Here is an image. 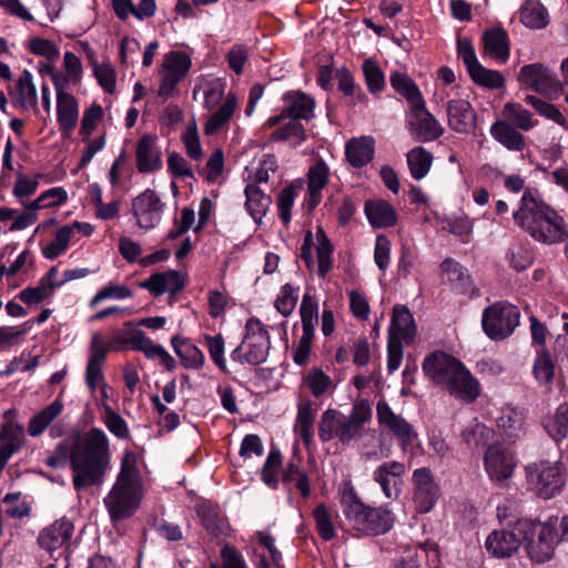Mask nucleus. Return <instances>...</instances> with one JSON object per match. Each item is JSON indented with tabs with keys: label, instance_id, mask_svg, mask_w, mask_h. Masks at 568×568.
<instances>
[{
	"label": "nucleus",
	"instance_id": "nucleus-62",
	"mask_svg": "<svg viewBox=\"0 0 568 568\" xmlns=\"http://www.w3.org/2000/svg\"><path fill=\"white\" fill-rule=\"evenodd\" d=\"M362 69L369 92H381L385 88V75L378 64L367 59L363 62Z\"/></svg>",
	"mask_w": 568,
	"mask_h": 568
},
{
	"label": "nucleus",
	"instance_id": "nucleus-38",
	"mask_svg": "<svg viewBox=\"0 0 568 568\" xmlns=\"http://www.w3.org/2000/svg\"><path fill=\"white\" fill-rule=\"evenodd\" d=\"M58 270L52 267L45 277H43L38 286L24 288L19 293V298L27 304H37L51 296L62 282H55Z\"/></svg>",
	"mask_w": 568,
	"mask_h": 568
},
{
	"label": "nucleus",
	"instance_id": "nucleus-49",
	"mask_svg": "<svg viewBox=\"0 0 568 568\" xmlns=\"http://www.w3.org/2000/svg\"><path fill=\"white\" fill-rule=\"evenodd\" d=\"M546 432L556 440L561 442L568 437V405H559L554 415L544 420Z\"/></svg>",
	"mask_w": 568,
	"mask_h": 568
},
{
	"label": "nucleus",
	"instance_id": "nucleus-5",
	"mask_svg": "<svg viewBox=\"0 0 568 568\" xmlns=\"http://www.w3.org/2000/svg\"><path fill=\"white\" fill-rule=\"evenodd\" d=\"M270 347L268 331L260 320L252 317L245 324L243 342L231 353V358L242 364L260 365L266 361Z\"/></svg>",
	"mask_w": 568,
	"mask_h": 568
},
{
	"label": "nucleus",
	"instance_id": "nucleus-11",
	"mask_svg": "<svg viewBox=\"0 0 568 568\" xmlns=\"http://www.w3.org/2000/svg\"><path fill=\"white\" fill-rule=\"evenodd\" d=\"M318 437L323 443L338 439L343 446H348L362 436L346 415L337 409L325 410L318 424Z\"/></svg>",
	"mask_w": 568,
	"mask_h": 568
},
{
	"label": "nucleus",
	"instance_id": "nucleus-61",
	"mask_svg": "<svg viewBox=\"0 0 568 568\" xmlns=\"http://www.w3.org/2000/svg\"><path fill=\"white\" fill-rule=\"evenodd\" d=\"M525 101L535 108V110L542 116L556 122L557 124L566 128L567 126V120L564 116V114L560 112V110L551 104L548 103L537 97L534 95H527L525 98Z\"/></svg>",
	"mask_w": 568,
	"mask_h": 568
},
{
	"label": "nucleus",
	"instance_id": "nucleus-4",
	"mask_svg": "<svg viewBox=\"0 0 568 568\" xmlns=\"http://www.w3.org/2000/svg\"><path fill=\"white\" fill-rule=\"evenodd\" d=\"M341 506L348 525L358 534L384 535L394 526L392 510L386 506L371 507L364 504L351 484H345L341 489Z\"/></svg>",
	"mask_w": 568,
	"mask_h": 568
},
{
	"label": "nucleus",
	"instance_id": "nucleus-47",
	"mask_svg": "<svg viewBox=\"0 0 568 568\" xmlns=\"http://www.w3.org/2000/svg\"><path fill=\"white\" fill-rule=\"evenodd\" d=\"M303 190V182L297 180L285 186L278 194L277 210L281 221L288 224L292 220V209L296 197Z\"/></svg>",
	"mask_w": 568,
	"mask_h": 568
},
{
	"label": "nucleus",
	"instance_id": "nucleus-6",
	"mask_svg": "<svg viewBox=\"0 0 568 568\" xmlns=\"http://www.w3.org/2000/svg\"><path fill=\"white\" fill-rule=\"evenodd\" d=\"M528 489L542 499H550L565 486V476L559 463L539 460L525 467Z\"/></svg>",
	"mask_w": 568,
	"mask_h": 568
},
{
	"label": "nucleus",
	"instance_id": "nucleus-58",
	"mask_svg": "<svg viewBox=\"0 0 568 568\" xmlns=\"http://www.w3.org/2000/svg\"><path fill=\"white\" fill-rule=\"evenodd\" d=\"M103 116L104 110L98 103L91 104L83 111L79 130V134L81 135L82 140H88L92 135L93 131L102 121Z\"/></svg>",
	"mask_w": 568,
	"mask_h": 568
},
{
	"label": "nucleus",
	"instance_id": "nucleus-33",
	"mask_svg": "<svg viewBox=\"0 0 568 568\" xmlns=\"http://www.w3.org/2000/svg\"><path fill=\"white\" fill-rule=\"evenodd\" d=\"M141 286L159 296L164 293L179 292L184 286V280L178 271L169 270L150 276Z\"/></svg>",
	"mask_w": 568,
	"mask_h": 568
},
{
	"label": "nucleus",
	"instance_id": "nucleus-26",
	"mask_svg": "<svg viewBox=\"0 0 568 568\" xmlns=\"http://www.w3.org/2000/svg\"><path fill=\"white\" fill-rule=\"evenodd\" d=\"M520 535L515 529H496L493 530L485 541L487 551L496 558H509L517 552L521 542Z\"/></svg>",
	"mask_w": 568,
	"mask_h": 568
},
{
	"label": "nucleus",
	"instance_id": "nucleus-59",
	"mask_svg": "<svg viewBox=\"0 0 568 568\" xmlns=\"http://www.w3.org/2000/svg\"><path fill=\"white\" fill-rule=\"evenodd\" d=\"M273 141H292L294 144H300L305 140L304 126L298 120L290 119L288 122L276 129L271 134Z\"/></svg>",
	"mask_w": 568,
	"mask_h": 568
},
{
	"label": "nucleus",
	"instance_id": "nucleus-53",
	"mask_svg": "<svg viewBox=\"0 0 568 568\" xmlns=\"http://www.w3.org/2000/svg\"><path fill=\"white\" fill-rule=\"evenodd\" d=\"M300 297V286L290 283L283 285L274 301V307L283 316L288 317L296 307Z\"/></svg>",
	"mask_w": 568,
	"mask_h": 568
},
{
	"label": "nucleus",
	"instance_id": "nucleus-16",
	"mask_svg": "<svg viewBox=\"0 0 568 568\" xmlns=\"http://www.w3.org/2000/svg\"><path fill=\"white\" fill-rule=\"evenodd\" d=\"M164 203L153 190H145L138 195L132 203V212L136 220V225L149 231L155 227L161 219Z\"/></svg>",
	"mask_w": 568,
	"mask_h": 568
},
{
	"label": "nucleus",
	"instance_id": "nucleus-17",
	"mask_svg": "<svg viewBox=\"0 0 568 568\" xmlns=\"http://www.w3.org/2000/svg\"><path fill=\"white\" fill-rule=\"evenodd\" d=\"M518 81L540 94L550 95L561 91V83L542 63L524 65L518 73Z\"/></svg>",
	"mask_w": 568,
	"mask_h": 568
},
{
	"label": "nucleus",
	"instance_id": "nucleus-21",
	"mask_svg": "<svg viewBox=\"0 0 568 568\" xmlns=\"http://www.w3.org/2000/svg\"><path fill=\"white\" fill-rule=\"evenodd\" d=\"M406 466L402 462L390 460L381 464L373 471V479L377 483L388 499H397L402 493L403 477Z\"/></svg>",
	"mask_w": 568,
	"mask_h": 568
},
{
	"label": "nucleus",
	"instance_id": "nucleus-50",
	"mask_svg": "<svg viewBox=\"0 0 568 568\" xmlns=\"http://www.w3.org/2000/svg\"><path fill=\"white\" fill-rule=\"evenodd\" d=\"M72 237V227L69 225L61 226L57 230L54 239L47 245L42 246V255L47 260H55L64 254L69 247Z\"/></svg>",
	"mask_w": 568,
	"mask_h": 568
},
{
	"label": "nucleus",
	"instance_id": "nucleus-29",
	"mask_svg": "<svg viewBox=\"0 0 568 568\" xmlns=\"http://www.w3.org/2000/svg\"><path fill=\"white\" fill-rule=\"evenodd\" d=\"M364 213L374 229H388L396 225L398 215L395 207L383 199L367 200Z\"/></svg>",
	"mask_w": 568,
	"mask_h": 568
},
{
	"label": "nucleus",
	"instance_id": "nucleus-10",
	"mask_svg": "<svg viewBox=\"0 0 568 568\" xmlns=\"http://www.w3.org/2000/svg\"><path fill=\"white\" fill-rule=\"evenodd\" d=\"M376 416L379 426L397 439L403 453L413 452L418 434L404 417L395 414L385 400L377 403Z\"/></svg>",
	"mask_w": 568,
	"mask_h": 568
},
{
	"label": "nucleus",
	"instance_id": "nucleus-43",
	"mask_svg": "<svg viewBox=\"0 0 568 568\" xmlns=\"http://www.w3.org/2000/svg\"><path fill=\"white\" fill-rule=\"evenodd\" d=\"M407 165L412 178L416 181L423 180L429 172L433 164V155L423 146H416L406 154Z\"/></svg>",
	"mask_w": 568,
	"mask_h": 568
},
{
	"label": "nucleus",
	"instance_id": "nucleus-45",
	"mask_svg": "<svg viewBox=\"0 0 568 568\" xmlns=\"http://www.w3.org/2000/svg\"><path fill=\"white\" fill-rule=\"evenodd\" d=\"M503 115L506 119L505 121L521 131H529L538 124L532 113L520 103H506L503 109Z\"/></svg>",
	"mask_w": 568,
	"mask_h": 568
},
{
	"label": "nucleus",
	"instance_id": "nucleus-63",
	"mask_svg": "<svg viewBox=\"0 0 568 568\" xmlns=\"http://www.w3.org/2000/svg\"><path fill=\"white\" fill-rule=\"evenodd\" d=\"M318 245L316 248L318 270L317 273L321 277H325L332 270V254L333 246L323 232H318Z\"/></svg>",
	"mask_w": 568,
	"mask_h": 568
},
{
	"label": "nucleus",
	"instance_id": "nucleus-2",
	"mask_svg": "<svg viewBox=\"0 0 568 568\" xmlns=\"http://www.w3.org/2000/svg\"><path fill=\"white\" fill-rule=\"evenodd\" d=\"M513 216L519 227L540 243L556 244L568 239L562 216L529 192L524 193Z\"/></svg>",
	"mask_w": 568,
	"mask_h": 568
},
{
	"label": "nucleus",
	"instance_id": "nucleus-55",
	"mask_svg": "<svg viewBox=\"0 0 568 568\" xmlns=\"http://www.w3.org/2000/svg\"><path fill=\"white\" fill-rule=\"evenodd\" d=\"M101 420L106 429L118 439H129L130 428L125 419L112 407H105V413H101Z\"/></svg>",
	"mask_w": 568,
	"mask_h": 568
},
{
	"label": "nucleus",
	"instance_id": "nucleus-27",
	"mask_svg": "<svg viewBox=\"0 0 568 568\" xmlns=\"http://www.w3.org/2000/svg\"><path fill=\"white\" fill-rule=\"evenodd\" d=\"M484 54L496 60L498 63H506L510 55V41L504 28L487 29L481 37Z\"/></svg>",
	"mask_w": 568,
	"mask_h": 568
},
{
	"label": "nucleus",
	"instance_id": "nucleus-24",
	"mask_svg": "<svg viewBox=\"0 0 568 568\" xmlns=\"http://www.w3.org/2000/svg\"><path fill=\"white\" fill-rule=\"evenodd\" d=\"M329 168L322 159L308 168L307 171V193L304 199V205L308 211H313L323 199V190L329 180Z\"/></svg>",
	"mask_w": 568,
	"mask_h": 568
},
{
	"label": "nucleus",
	"instance_id": "nucleus-39",
	"mask_svg": "<svg viewBox=\"0 0 568 568\" xmlns=\"http://www.w3.org/2000/svg\"><path fill=\"white\" fill-rule=\"evenodd\" d=\"M0 435L3 440L0 459L7 464L8 459L24 444L23 427L10 420L2 425Z\"/></svg>",
	"mask_w": 568,
	"mask_h": 568
},
{
	"label": "nucleus",
	"instance_id": "nucleus-28",
	"mask_svg": "<svg viewBox=\"0 0 568 568\" xmlns=\"http://www.w3.org/2000/svg\"><path fill=\"white\" fill-rule=\"evenodd\" d=\"M447 118L450 129L458 133H467L475 125L476 114L471 104L465 99H449Z\"/></svg>",
	"mask_w": 568,
	"mask_h": 568
},
{
	"label": "nucleus",
	"instance_id": "nucleus-18",
	"mask_svg": "<svg viewBox=\"0 0 568 568\" xmlns=\"http://www.w3.org/2000/svg\"><path fill=\"white\" fill-rule=\"evenodd\" d=\"M111 345L106 344L103 337L95 333L90 343L88 364L85 367V384L93 396L98 388L108 384L103 375V363Z\"/></svg>",
	"mask_w": 568,
	"mask_h": 568
},
{
	"label": "nucleus",
	"instance_id": "nucleus-51",
	"mask_svg": "<svg viewBox=\"0 0 568 568\" xmlns=\"http://www.w3.org/2000/svg\"><path fill=\"white\" fill-rule=\"evenodd\" d=\"M468 74L476 84L486 89H501L505 84V78L499 71L487 69L481 63L469 70Z\"/></svg>",
	"mask_w": 568,
	"mask_h": 568
},
{
	"label": "nucleus",
	"instance_id": "nucleus-52",
	"mask_svg": "<svg viewBox=\"0 0 568 568\" xmlns=\"http://www.w3.org/2000/svg\"><path fill=\"white\" fill-rule=\"evenodd\" d=\"M63 67L65 72L64 74L53 69L50 70V74L52 75L53 72H57L61 77V81L64 84V90H67L69 83H80L83 69L81 60L70 51L65 52L63 55Z\"/></svg>",
	"mask_w": 568,
	"mask_h": 568
},
{
	"label": "nucleus",
	"instance_id": "nucleus-41",
	"mask_svg": "<svg viewBox=\"0 0 568 568\" xmlns=\"http://www.w3.org/2000/svg\"><path fill=\"white\" fill-rule=\"evenodd\" d=\"M520 21L529 29H542L549 22L548 11L540 0H526L520 9Z\"/></svg>",
	"mask_w": 568,
	"mask_h": 568
},
{
	"label": "nucleus",
	"instance_id": "nucleus-7",
	"mask_svg": "<svg viewBox=\"0 0 568 568\" xmlns=\"http://www.w3.org/2000/svg\"><path fill=\"white\" fill-rule=\"evenodd\" d=\"M192 67L191 57L180 50L165 53L159 65L158 97L169 99L178 94V85L187 75Z\"/></svg>",
	"mask_w": 568,
	"mask_h": 568
},
{
	"label": "nucleus",
	"instance_id": "nucleus-13",
	"mask_svg": "<svg viewBox=\"0 0 568 568\" xmlns=\"http://www.w3.org/2000/svg\"><path fill=\"white\" fill-rule=\"evenodd\" d=\"M52 81L57 90V120L60 132L63 136L69 138L79 121V104L77 99L67 90L61 81V77L52 73Z\"/></svg>",
	"mask_w": 568,
	"mask_h": 568
},
{
	"label": "nucleus",
	"instance_id": "nucleus-12",
	"mask_svg": "<svg viewBox=\"0 0 568 568\" xmlns=\"http://www.w3.org/2000/svg\"><path fill=\"white\" fill-rule=\"evenodd\" d=\"M412 481L413 505L418 514H427L433 510L437 504L440 489L436 483L433 473L427 467L417 468L413 471Z\"/></svg>",
	"mask_w": 568,
	"mask_h": 568
},
{
	"label": "nucleus",
	"instance_id": "nucleus-22",
	"mask_svg": "<svg viewBox=\"0 0 568 568\" xmlns=\"http://www.w3.org/2000/svg\"><path fill=\"white\" fill-rule=\"evenodd\" d=\"M454 398L463 403H474L481 393L479 381L463 365L443 388Z\"/></svg>",
	"mask_w": 568,
	"mask_h": 568
},
{
	"label": "nucleus",
	"instance_id": "nucleus-23",
	"mask_svg": "<svg viewBox=\"0 0 568 568\" xmlns=\"http://www.w3.org/2000/svg\"><path fill=\"white\" fill-rule=\"evenodd\" d=\"M239 98L236 94L229 92L220 106L209 110L203 132L205 135H215L229 129V124L239 110Z\"/></svg>",
	"mask_w": 568,
	"mask_h": 568
},
{
	"label": "nucleus",
	"instance_id": "nucleus-32",
	"mask_svg": "<svg viewBox=\"0 0 568 568\" xmlns=\"http://www.w3.org/2000/svg\"><path fill=\"white\" fill-rule=\"evenodd\" d=\"M73 529V524L70 520L61 518L41 531L38 539L39 545L48 551H53L71 538Z\"/></svg>",
	"mask_w": 568,
	"mask_h": 568
},
{
	"label": "nucleus",
	"instance_id": "nucleus-54",
	"mask_svg": "<svg viewBox=\"0 0 568 568\" xmlns=\"http://www.w3.org/2000/svg\"><path fill=\"white\" fill-rule=\"evenodd\" d=\"M304 384L314 397H321L334 389L332 378L321 368L311 369L304 377Z\"/></svg>",
	"mask_w": 568,
	"mask_h": 568
},
{
	"label": "nucleus",
	"instance_id": "nucleus-57",
	"mask_svg": "<svg viewBox=\"0 0 568 568\" xmlns=\"http://www.w3.org/2000/svg\"><path fill=\"white\" fill-rule=\"evenodd\" d=\"M313 517L317 532L324 540L335 538L336 529L333 524V516L325 505L318 504L313 510Z\"/></svg>",
	"mask_w": 568,
	"mask_h": 568
},
{
	"label": "nucleus",
	"instance_id": "nucleus-40",
	"mask_svg": "<svg viewBox=\"0 0 568 568\" xmlns=\"http://www.w3.org/2000/svg\"><path fill=\"white\" fill-rule=\"evenodd\" d=\"M171 344L185 368L199 369L204 365V354L194 344L178 336L172 337Z\"/></svg>",
	"mask_w": 568,
	"mask_h": 568
},
{
	"label": "nucleus",
	"instance_id": "nucleus-1",
	"mask_svg": "<svg viewBox=\"0 0 568 568\" xmlns=\"http://www.w3.org/2000/svg\"><path fill=\"white\" fill-rule=\"evenodd\" d=\"M45 464L51 468L69 464L77 491L99 486L104 481L111 465L110 439L98 427L75 432L55 446Z\"/></svg>",
	"mask_w": 568,
	"mask_h": 568
},
{
	"label": "nucleus",
	"instance_id": "nucleus-60",
	"mask_svg": "<svg viewBox=\"0 0 568 568\" xmlns=\"http://www.w3.org/2000/svg\"><path fill=\"white\" fill-rule=\"evenodd\" d=\"M534 375L539 383H549L555 375L554 361L545 349H537V357L534 363Z\"/></svg>",
	"mask_w": 568,
	"mask_h": 568
},
{
	"label": "nucleus",
	"instance_id": "nucleus-20",
	"mask_svg": "<svg viewBox=\"0 0 568 568\" xmlns=\"http://www.w3.org/2000/svg\"><path fill=\"white\" fill-rule=\"evenodd\" d=\"M284 108L278 115L267 119L265 126L273 128L281 123L284 119H304L308 120L313 116L315 101L302 92H287L283 97Z\"/></svg>",
	"mask_w": 568,
	"mask_h": 568
},
{
	"label": "nucleus",
	"instance_id": "nucleus-15",
	"mask_svg": "<svg viewBox=\"0 0 568 568\" xmlns=\"http://www.w3.org/2000/svg\"><path fill=\"white\" fill-rule=\"evenodd\" d=\"M484 464L489 478L499 486L505 485L516 467L514 454L500 444L488 447Z\"/></svg>",
	"mask_w": 568,
	"mask_h": 568
},
{
	"label": "nucleus",
	"instance_id": "nucleus-56",
	"mask_svg": "<svg viewBox=\"0 0 568 568\" xmlns=\"http://www.w3.org/2000/svg\"><path fill=\"white\" fill-rule=\"evenodd\" d=\"M300 315L302 328L315 329L318 323V301L310 291H306L302 298Z\"/></svg>",
	"mask_w": 568,
	"mask_h": 568
},
{
	"label": "nucleus",
	"instance_id": "nucleus-19",
	"mask_svg": "<svg viewBox=\"0 0 568 568\" xmlns=\"http://www.w3.org/2000/svg\"><path fill=\"white\" fill-rule=\"evenodd\" d=\"M407 126L419 141H434L443 134V128L438 121L427 111L425 101L410 106L407 116Z\"/></svg>",
	"mask_w": 568,
	"mask_h": 568
},
{
	"label": "nucleus",
	"instance_id": "nucleus-25",
	"mask_svg": "<svg viewBox=\"0 0 568 568\" xmlns=\"http://www.w3.org/2000/svg\"><path fill=\"white\" fill-rule=\"evenodd\" d=\"M135 164L140 173L148 174L162 168V153L155 136L142 135L135 146Z\"/></svg>",
	"mask_w": 568,
	"mask_h": 568
},
{
	"label": "nucleus",
	"instance_id": "nucleus-14",
	"mask_svg": "<svg viewBox=\"0 0 568 568\" xmlns=\"http://www.w3.org/2000/svg\"><path fill=\"white\" fill-rule=\"evenodd\" d=\"M464 364L454 356L436 351L427 355L423 362V372L435 385L444 388Z\"/></svg>",
	"mask_w": 568,
	"mask_h": 568
},
{
	"label": "nucleus",
	"instance_id": "nucleus-36",
	"mask_svg": "<svg viewBox=\"0 0 568 568\" xmlns=\"http://www.w3.org/2000/svg\"><path fill=\"white\" fill-rule=\"evenodd\" d=\"M375 152V140L372 136H361L347 142L345 153L347 161L355 168L368 164Z\"/></svg>",
	"mask_w": 568,
	"mask_h": 568
},
{
	"label": "nucleus",
	"instance_id": "nucleus-48",
	"mask_svg": "<svg viewBox=\"0 0 568 568\" xmlns=\"http://www.w3.org/2000/svg\"><path fill=\"white\" fill-rule=\"evenodd\" d=\"M524 416L523 413L511 406H505L500 409L497 417V426L501 429L509 439L519 436L523 429Z\"/></svg>",
	"mask_w": 568,
	"mask_h": 568
},
{
	"label": "nucleus",
	"instance_id": "nucleus-37",
	"mask_svg": "<svg viewBox=\"0 0 568 568\" xmlns=\"http://www.w3.org/2000/svg\"><path fill=\"white\" fill-rule=\"evenodd\" d=\"M316 408L310 399H302L297 405L294 432L305 445H310L314 435Z\"/></svg>",
	"mask_w": 568,
	"mask_h": 568
},
{
	"label": "nucleus",
	"instance_id": "nucleus-34",
	"mask_svg": "<svg viewBox=\"0 0 568 568\" xmlns=\"http://www.w3.org/2000/svg\"><path fill=\"white\" fill-rule=\"evenodd\" d=\"M490 135L509 151H523L526 146L524 135L505 120H497L490 126Z\"/></svg>",
	"mask_w": 568,
	"mask_h": 568
},
{
	"label": "nucleus",
	"instance_id": "nucleus-42",
	"mask_svg": "<svg viewBox=\"0 0 568 568\" xmlns=\"http://www.w3.org/2000/svg\"><path fill=\"white\" fill-rule=\"evenodd\" d=\"M245 196L246 202L245 206L250 215L253 217L255 222H261L263 216H265L270 204L272 202L271 197L266 195L258 186L255 184H247L245 187Z\"/></svg>",
	"mask_w": 568,
	"mask_h": 568
},
{
	"label": "nucleus",
	"instance_id": "nucleus-9",
	"mask_svg": "<svg viewBox=\"0 0 568 568\" xmlns=\"http://www.w3.org/2000/svg\"><path fill=\"white\" fill-rule=\"evenodd\" d=\"M141 498V484L114 483L103 501L111 520L120 521L133 516Z\"/></svg>",
	"mask_w": 568,
	"mask_h": 568
},
{
	"label": "nucleus",
	"instance_id": "nucleus-8",
	"mask_svg": "<svg viewBox=\"0 0 568 568\" xmlns=\"http://www.w3.org/2000/svg\"><path fill=\"white\" fill-rule=\"evenodd\" d=\"M520 312L507 302H497L483 312V329L491 339H504L513 334L519 324Z\"/></svg>",
	"mask_w": 568,
	"mask_h": 568
},
{
	"label": "nucleus",
	"instance_id": "nucleus-35",
	"mask_svg": "<svg viewBox=\"0 0 568 568\" xmlns=\"http://www.w3.org/2000/svg\"><path fill=\"white\" fill-rule=\"evenodd\" d=\"M64 404L61 396L38 412L28 424V433L32 437L42 435L45 429L62 414Z\"/></svg>",
	"mask_w": 568,
	"mask_h": 568
},
{
	"label": "nucleus",
	"instance_id": "nucleus-30",
	"mask_svg": "<svg viewBox=\"0 0 568 568\" xmlns=\"http://www.w3.org/2000/svg\"><path fill=\"white\" fill-rule=\"evenodd\" d=\"M416 335V325L409 310L404 305H395L389 327V338L409 344Z\"/></svg>",
	"mask_w": 568,
	"mask_h": 568
},
{
	"label": "nucleus",
	"instance_id": "nucleus-3",
	"mask_svg": "<svg viewBox=\"0 0 568 568\" xmlns=\"http://www.w3.org/2000/svg\"><path fill=\"white\" fill-rule=\"evenodd\" d=\"M515 529L521 537L528 558L535 564H544L554 557L560 541H568V516H551L542 523L521 519Z\"/></svg>",
	"mask_w": 568,
	"mask_h": 568
},
{
	"label": "nucleus",
	"instance_id": "nucleus-31",
	"mask_svg": "<svg viewBox=\"0 0 568 568\" xmlns=\"http://www.w3.org/2000/svg\"><path fill=\"white\" fill-rule=\"evenodd\" d=\"M131 342L132 349L143 353L149 359H158L168 371L175 367V361L169 352L163 346L155 344L144 332L135 331Z\"/></svg>",
	"mask_w": 568,
	"mask_h": 568
},
{
	"label": "nucleus",
	"instance_id": "nucleus-64",
	"mask_svg": "<svg viewBox=\"0 0 568 568\" xmlns=\"http://www.w3.org/2000/svg\"><path fill=\"white\" fill-rule=\"evenodd\" d=\"M136 463V455L133 452H125L115 483L140 484Z\"/></svg>",
	"mask_w": 568,
	"mask_h": 568
},
{
	"label": "nucleus",
	"instance_id": "nucleus-46",
	"mask_svg": "<svg viewBox=\"0 0 568 568\" xmlns=\"http://www.w3.org/2000/svg\"><path fill=\"white\" fill-rule=\"evenodd\" d=\"M389 82L393 89L403 95L410 106L414 104H420L424 100L418 87L407 74L393 72L390 74Z\"/></svg>",
	"mask_w": 568,
	"mask_h": 568
},
{
	"label": "nucleus",
	"instance_id": "nucleus-44",
	"mask_svg": "<svg viewBox=\"0 0 568 568\" xmlns=\"http://www.w3.org/2000/svg\"><path fill=\"white\" fill-rule=\"evenodd\" d=\"M37 89L32 81V74L24 71L17 83L16 104L23 110H33L37 112Z\"/></svg>",
	"mask_w": 568,
	"mask_h": 568
}]
</instances>
